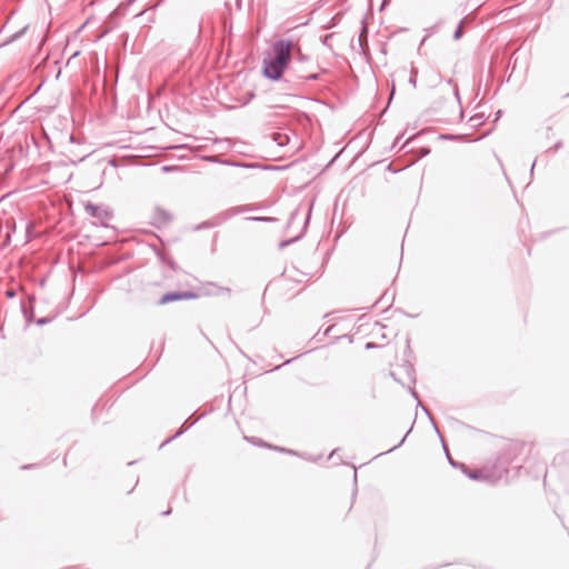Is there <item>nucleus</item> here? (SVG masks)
Instances as JSON below:
<instances>
[{
  "label": "nucleus",
  "mask_w": 569,
  "mask_h": 569,
  "mask_svg": "<svg viewBox=\"0 0 569 569\" xmlns=\"http://www.w3.org/2000/svg\"><path fill=\"white\" fill-rule=\"evenodd\" d=\"M272 57H267L262 61L263 76L272 81H278L282 78L283 72L288 69L292 57L298 61H307V56L301 52V48L297 41L292 39H280L271 46Z\"/></svg>",
  "instance_id": "obj_1"
},
{
  "label": "nucleus",
  "mask_w": 569,
  "mask_h": 569,
  "mask_svg": "<svg viewBox=\"0 0 569 569\" xmlns=\"http://www.w3.org/2000/svg\"><path fill=\"white\" fill-rule=\"evenodd\" d=\"M525 443L521 442H511L506 448L505 453L498 458L497 465L495 467V470L491 472H488L487 470H479V471H467L466 467L463 466V472L470 478V479H485L490 481H497L500 480L505 475L508 473V466L513 463L516 457L521 453L525 450Z\"/></svg>",
  "instance_id": "obj_2"
},
{
  "label": "nucleus",
  "mask_w": 569,
  "mask_h": 569,
  "mask_svg": "<svg viewBox=\"0 0 569 569\" xmlns=\"http://www.w3.org/2000/svg\"><path fill=\"white\" fill-rule=\"evenodd\" d=\"M84 210L88 214L96 218L102 224L111 219V212L104 207L87 202L84 204Z\"/></svg>",
  "instance_id": "obj_3"
},
{
  "label": "nucleus",
  "mask_w": 569,
  "mask_h": 569,
  "mask_svg": "<svg viewBox=\"0 0 569 569\" xmlns=\"http://www.w3.org/2000/svg\"><path fill=\"white\" fill-rule=\"evenodd\" d=\"M193 298H197V295L191 291L168 292L161 297L160 303L166 305L177 300H187Z\"/></svg>",
  "instance_id": "obj_4"
},
{
  "label": "nucleus",
  "mask_w": 569,
  "mask_h": 569,
  "mask_svg": "<svg viewBox=\"0 0 569 569\" xmlns=\"http://www.w3.org/2000/svg\"><path fill=\"white\" fill-rule=\"evenodd\" d=\"M273 140L277 142L278 146H286L289 143V137L287 133L276 132L273 133Z\"/></svg>",
  "instance_id": "obj_5"
},
{
  "label": "nucleus",
  "mask_w": 569,
  "mask_h": 569,
  "mask_svg": "<svg viewBox=\"0 0 569 569\" xmlns=\"http://www.w3.org/2000/svg\"><path fill=\"white\" fill-rule=\"evenodd\" d=\"M359 44L362 50H365V47L367 46V27L363 26L360 33H359Z\"/></svg>",
  "instance_id": "obj_6"
},
{
  "label": "nucleus",
  "mask_w": 569,
  "mask_h": 569,
  "mask_svg": "<svg viewBox=\"0 0 569 569\" xmlns=\"http://www.w3.org/2000/svg\"><path fill=\"white\" fill-rule=\"evenodd\" d=\"M463 36V20L460 21L456 31L453 32V39L459 40Z\"/></svg>",
  "instance_id": "obj_7"
},
{
  "label": "nucleus",
  "mask_w": 569,
  "mask_h": 569,
  "mask_svg": "<svg viewBox=\"0 0 569 569\" xmlns=\"http://www.w3.org/2000/svg\"><path fill=\"white\" fill-rule=\"evenodd\" d=\"M300 79H305V80H318L319 79V74L318 73H311V74H299L298 76Z\"/></svg>",
  "instance_id": "obj_8"
},
{
  "label": "nucleus",
  "mask_w": 569,
  "mask_h": 569,
  "mask_svg": "<svg viewBox=\"0 0 569 569\" xmlns=\"http://www.w3.org/2000/svg\"><path fill=\"white\" fill-rule=\"evenodd\" d=\"M158 214L161 217V222H167L170 220L169 213H167L164 210H157Z\"/></svg>",
  "instance_id": "obj_9"
},
{
  "label": "nucleus",
  "mask_w": 569,
  "mask_h": 569,
  "mask_svg": "<svg viewBox=\"0 0 569 569\" xmlns=\"http://www.w3.org/2000/svg\"><path fill=\"white\" fill-rule=\"evenodd\" d=\"M212 288L213 289L209 291L212 295H220L221 292H229V290L224 289V288H220V287H216V286H212Z\"/></svg>",
  "instance_id": "obj_10"
},
{
  "label": "nucleus",
  "mask_w": 569,
  "mask_h": 569,
  "mask_svg": "<svg viewBox=\"0 0 569 569\" xmlns=\"http://www.w3.org/2000/svg\"><path fill=\"white\" fill-rule=\"evenodd\" d=\"M405 439H406V436L400 440V442H399L398 445H396V446H393L392 448H390V449L388 450V452H389V451H392L393 449H396V448H398L399 446H401V445L405 442Z\"/></svg>",
  "instance_id": "obj_11"
},
{
  "label": "nucleus",
  "mask_w": 569,
  "mask_h": 569,
  "mask_svg": "<svg viewBox=\"0 0 569 569\" xmlns=\"http://www.w3.org/2000/svg\"><path fill=\"white\" fill-rule=\"evenodd\" d=\"M184 431V429H180L179 431L176 432V435L173 437H171L170 439H168L167 441H170L171 439L176 438V437H179L180 435H182Z\"/></svg>",
  "instance_id": "obj_12"
},
{
  "label": "nucleus",
  "mask_w": 569,
  "mask_h": 569,
  "mask_svg": "<svg viewBox=\"0 0 569 569\" xmlns=\"http://www.w3.org/2000/svg\"><path fill=\"white\" fill-rule=\"evenodd\" d=\"M239 212H242V209H241V208L232 209V210H231V214H236V213H239Z\"/></svg>",
  "instance_id": "obj_13"
},
{
  "label": "nucleus",
  "mask_w": 569,
  "mask_h": 569,
  "mask_svg": "<svg viewBox=\"0 0 569 569\" xmlns=\"http://www.w3.org/2000/svg\"><path fill=\"white\" fill-rule=\"evenodd\" d=\"M332 37V34H328L326 36L325 40H323V44H327L329 43V39Z\"/></svg>",
  "instance_id": "obj_14"
},
{
  "label": "nucleus",
  "mask_w": 569,
  "mask_h": 569,
  "mask_svg": "<svg viewBox=\"0 0 569 569\" xmlns=\"http://www.w3.org/2000/svg\"><path fill=\"white\" fill-rule=\"evenodd\" d=\"M410 83H412L413 87L416 86V76L415 74L411 76Z\"/></svg>",
  "instance_id": "obj_15"
},
{
  "label": "nucleus",
  "mask_w": 569,
  "mask_h": 569,
  "mask_svg": "<svg viewBox=\"0 0 569 569\" xmlns=\"http://www.w3.org/2000/svg\"><path fill=\"white\" fill-rule=\"evenodd\" d=\"M172 169H173L172 167H167V166L162 167V170H163V171H170V170H172Z\"/></svg>",
  "instance_id": "obj_16"
},
{
  "label": "nucleus",
  "mask_w": 569,
  "mask_h": 569,
  "mask_svg": "<svg viewBox=\"0 0 569 569\" xmlns=\"http://www.w3.org/2000/svg\"><path fill=\"white\" fill-rule=\"evenodd\" d=\"M250 220H263V218H257V217H253V218H249Z\"/></svg>",
  "instance_id": "obj_17"
},
{
  "label": "nucleus",
  "mask_w": 569,
  "mask_h": 569,
  "mask_svg": "<svg viewBox=\"0 0 569 569\" xmlns=\"http://www.w3.org/2000/svg\"><path fill=\"white\" fill-rule=\"evenodd\" d=\"M448 459H449V462H450L451 465H455L453 460H452L449 456H448Z\"/></svg>",
  "instance_id": "obj_18"
},
{
  "label": "nucleus",
  "mask_w": 569,
  "mask_h": 569,
  "mask_svg": "<svg viewBox=\"0 0 569 569\" xmlns=\"http://www.w3.org/2000/svg\"><path fill=\"white\" fill-rule=\"evenodd\" d=\"M39 323H46L44 319L39 320Z\"/></svg>",
  "instance_id": "obj_19"
},
{
  "label": "nucleus",
  "mask_w": 569,
  "mask_h": 569,
  "mask_svg": "<svg viewBox=\"0 0 569 569\" xmlns=\"http://www.w3.org/2000/svg\"><path fill=\"white\" fill-rule=\"evenodd\" d=\"M367 348H372V343H367Z\"/></svg>",
  "instance_id": "obj_20"
}]
</instances>
